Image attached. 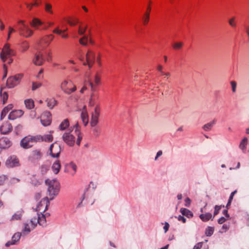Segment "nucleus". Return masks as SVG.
Here are the masks:
<instances>
[{
    "label": "nucleus",
    "instance_id": "59",
    "mask_svg": "<svg viewBox=\"0 0 249 249\" xmlns=\"http://www.w3.org/2000/svg\"><path fill=\"white\" fill-rule=\"evenodd\" d=\"M175 217L177 218L178 221H182L183 223L186 221V219L182 215H179L178 217L175 216Z\"/></svg>",
    "mask_w": 249,
    "mask_h": 249
},
{
    "label": "nucleus",
    "instance_id": "41",
    "mask_svg": "<svg viewBox=\"0 0 249 249\" xmlns=\"http://www.w3.org/2000/svg\"><path fill=\"white\" fill-rule=\"evenodd\" d=\"M214 231V228L208 226L205 230V234L207 236L210 237L213 235Z\"/></svg>",
    "mask_w": 249,
    "mask_h": 249
},
{
    "label": "nucleus",
    "instance_id": "50",
    "mask_svg": "<svg viewBox=\"0 0 249 249\" xmlns=\"http://www.w3.org/2000/svg\"><path fill=\"white\" fill-rule=\"evenodd\" d=\"M222 207H224V206H222ZM222 207V205H215L214 206V212H213V218L214 217V216L215 215H216L219 212L221 208Z\"/></svg>",
    "mask_w": 249,
    "mask_h": 249
},
{
    "label": "nucleus",
    "instance_id": "11",
    "mask_svg": "<svg viewBox=\"0 0 249 249\" xmlns=\"http://www.w3.org/2000/svg\"><path fill=\"white\" fill-rule=\"evenodd\" d=\"M64 142L69 146H72L75 142V137L71 132H65L62 136Z\"/></svg>",
    "mask_w": 249,
    "mask_h": 249
},
{
    "label": "nucleus",
    "instance_id": "1",
    "mask_svg": "<svg viewBox=\"0 0 249 249\" xmlns=\"http://www.w3.org/2000/svg\"><path fill=\"white\" fill-rule=\"evenodd\" d=\"M45 183L48 186V192L50 197V199L47 197L42 199L37 205L36 208L35 209V211H41V207L45 205V208L43 211V213L45 212L48 209L50 204V200H53L59 193L60 184L56 179L52 180L47 179L45 180Z\"/></svg>",
    "mask_w": 249,
    "mask_h": 249
},
{
    "label": "nucleus",
    "instance_id": "9",
    "mask_svg": "<svg viewBox=\"0 0 249 249\" xmlns=\"http://www.w3.org/2000/svg\"><path fill=\"white\" fill-rule=\"evenodd\" d=\"M100 114V106L99 105H96L94 111L91 113V118L90 122V124L91 127H95L98 124Z\"/></svg>",
    "mask_w": 249,
    "mask_h": 249
},
{
    "label": "nucleus",
    "instance_id": "26",
    "mask_svg": "<svg viewBox=\"0 0 249 249\" xmlns=\"http://www.w3.org/2000/svg\"><path fill=\"white\" fill-rule=\"evenodd\" d=\"M61 168V164L59 160H56L52 165V169L55 174H57L59 172Z\"/></svg>",
    "mask_w": 249,
    "mask_h": 249
},
{
    "label": "nucleus",
    "instance_id": "12",
    "mask_svg": "<svg viewBox=\"0 0 249 249\" xmlns=\"http://www.w3.org/2000/svg\"><path fill=\"white\" fill-rule=\"evenodd\" d=\"M53 131H50L49 134H46L43 135H36V139H37V142H52L53 140Z\"/></svg>",
    "mask_w": 249,
    "mask_h": 249
},
{
    "label": "nucleus",
    "instance_id": "48",
    "mask_svg": "<svg viewBox=\"0 0 249 249\" xmlns=\"http://www.w3.org/2000/svg\"><path fill=\"white\" fill-rule=\"evenodd\" d=\"M31 183L34 186H38L40 184L39 181L36 178L35 175L33 176L31 178Z\"/></svg>",
    "mask_w": 249,
    "mask_h": 249
},
{
    "label": "nucleus",
    "instance_id": "27",
    "mask_svg": "<svg viewBox=\"0 0 249 249\" xmlns=\"http://www.w3.org/2000/svg\"><path fill=\"white\" fill-rule=\"evenodd\" d=\"M180 212L183 215L185 216L188 218H192L193 217V213L191 211L186 208H181L180 210Z\"/></svg>",
    "mask_w": 249,
    "mask_h": 249
},
{
    "label": "nucleus",
    "instance_id": "20",
    "mask_svg": "<svg viewBox=\"0 0 249 249\" xmlns=\"http://www.w3.org/2000/svg\"><path fill=\"white\" fill-rule=\"evenodd\" d=\"M95 91H92L90 94L89 105L90 107H93L95 105L99 99V95Z\"/></svg>",
    "mask_w": 249,
    "mask_h": 249
},
{
    "label": "nucleus",
    "instance_id": "17",
    "mask_svg": "<svg viewBox=\"0 0 249 249\" xmlns=\"http://www.w3.org/2000/svg\"><path fill=\"white\" fill-rule=\"evenodd\" d=\"M54 36L51 34L44 36L39 42L40 45L44 48L48 46L51 42L53 39Z\"/></svg>",
    "mask_w": 249,
    "mask_h": 249
},
{
    "label": "nucleus",
    "instance_id": "10",
    "mask_svg": "<svg viewBox=\"0 0 249 249\" xmlns=\"http://www.w3.org/2000/svg\"><path fill=\"white\" fill-rule=\"evenodd\" d=\"M40 122L44 126H47L52 123V115L49 111L44 112L40 116Z\"/></svg>",
    "mask_w": 249,
    "mask_h": 249
},
{
    "label": "nucleus",
    "instance_id": "57",
    "mask_svg": "<svg viewBox=\"0 0 249 249\" xmlns=\"http://www.w3.org/2000/svg\"><path fill=\"white\" fill-rule=\"evenodd\" d=\"M24 228L22 230V231H26L27 233H29L31 231L29 225L27 223L24 224Z\"/></svg>",
    "mask_w": 249,
    "mask_h": 249
},
{
    "label": "nucleus",
    "instance_id": "47",
    "mask_svg": "<svg viewBox=\"0 0 249 249\" xmlns=\"http://www.w3.org/2000/svg\"><path fill=\"white\" fill-rule=\"evenodd\" d=\"M25 4L27 6V8L29 10H31L32 9L33 6H38L39 5V3L38 2H37L36 1L34 2L31 3H25Z\"/></svg>",
    "mask_w": 249,
    "mask_h": 249
},
{
    "label": "nucleus",
    "instance_id": "63",
    "mask_svg": "<svg viewBox=\"0 0 249 249\" xmlns=\"http://www.w3.org/2000/svg\"><path fill=\"white\" fill-rule=\"evenodd\" d=\"M226 221V219L224 217L222 216L218 219L217 222H218V224H222L223 223H224Z\"/></svg>",
    "mask_w": 249,
    "mask_h": 249
},
{
    "label": "nucleus",
    "instance_id": "42",
    "mask_svg": "<svg viewBox=\"0 0 249 249\" xmlns=\"http://www.w3.org/2000/svg\"><path fill=\"white\" fill-rule=\"evenodd\" d=\"M45 10L48 13L50 14H53V11L52 10V6L49 3H46L45 4Z\"/></svg>",
    "mask_w": 249,
    "mask_h": 249
},
{
    "label": "nucleus",
    "instance_id": "55",
    "mask_svg": "<svg viewBox=\"0 0 249 249\" xmlns=\"http://www.w3.org/2000/svg\"><path fill=\"white\" fill-rule=\"evenodd\" d=\"M8 178L6 176L2 175L0 176V186L4 184L6 179H7Z\"/></svg>",
    "mask_w": 249,
    "mask_h": 249
},
{
    "label": "nucleus",
    "instance_id": "18",
    "mask_svg": "<svg viewBox=\"0 0 249 249\" xmlns=\"http://www.w3.org/2000/svg\"><path fill=\"white\" fill-rule=\"evenodd\" d=\"M12 130L11 124L8 122L4 123L0 126V132L2 134H6Z\"/></svg>",
    "mask_w": 249,
    "mask_h": 249
},
{
    "label": "nucleus",
    "instance_id": "13",
    "mask_svg": "<svg viewBox=\"0 0 249 249\" xmlns=\"http://www.w3.org/2000/svg\"><path fill=\"white\" fill-rule=\"evenodd\" d=\"M5 165L8 168H13L19 166V160L17 157H8L5 162Z\"/></svg>",
    "mask_w": 249,
    "mask_h": 249
},
{
    "label": "nucleus",
    "instance_id": "46",
    "mask_svg": "<svg viewBox=\"0 0 249 249\" xmlns=\"http://www.w3.org/2000/svg\"><path fill=\"white\" fill-rule=\"evenodd\" d=\"M8 34H7V40H9L11 37V35L12 33L16 32V30L13 27L9 26L8 28Z\"/></svg>",
    "mask_w": 249,
    "mask_h": 249
},
{
    "label": "nucleus",
    "instance_id": "4",
    "mask_svg": "<svg viewBox=\"0 0 249 249\" xmlns=\"http://www.w3.org/2000/svg\"><path fill=\"white\" fill-rule=\"evenodd\" d=\"M87 81L91 91H96L98 87L101 84V73L97 72L93 77L89 78Z\"/></svg>",
    "mask_w": 249,
    "mask_h": 249
},
{
    "label": "nucleus",
    "instance_id": "8",
    "mask_svg": "<svg viewBox=\"0 0 249 249\" xmlns=\"http://www.w3.org/2000/svg\"><path fill=\"white\" fill-rule=\"evenodd\" d=\"M36 136H28L24 137L20 142L21 147L27 149L31 147L35 143L37 142Z\"/></svg>",
    "mask_w": 249,
    "mask_h": 249
},
{
    "label": "nucleus",
    "instance_id": "5",
    "mask_svg": "<svg viewBox=\"0 0 249 249\" xmlns=\"http://www.w3.org/2000/svg\"><path fill=\"white\" fill-rule=\"evenodd\" d=\"M61 89L67 94H71L76 90V87L73 82L69 79L64 80L61 83Z\"/></svg>",
    "mask_w": 249,
    "mask_h": 249
},
{
    "label": "nucleus",
    "instance_id": "16",
    "mask_svg": "<svg viewBox=\"0 0 249 249\" xmlns=\"http://www.w3.org/2000/svg\"><path fill=\"white\" fill-rule=\"evenodd\" d=\"M81 119L84 125L86 126L89 122V116L86 106H84L81 110Z\"/></svg>",
    "mask_w": 249,
    "mask_h": 249
},
{
    "label": "nucleus",
    "instance_id": "52",
    "mask_svg": "<svg viewBox=\"0 0 249 249\" xmlns=\"http://www.w3.org/2000/svg\"><path fill=\"white\" fill-rule=\"evenodd\" d=\"M54 25V22L51 21H48L46 23H44V25L43 26L44 30H47L49 27L53 26Z\"/></svg>",
    "mask_w": 249,
    "mask_h": 249
},
{
    "label": "nucleus",
    "instance_id": "34",
    "mask_svg": "<svg viewBox=\"0 0 249 249\" xmlns=\"http://www.w3.org/2000/svg\"><path fill=\"white\" fill-rule=\"evenodd\" d=\"M12 108V105H9L7 107H5L1 112V116L0 119L2 120L4 117L6 115L7 113L9 112V111Z\"/></svg>",
    "mask_w": 249,
    "mask_h": 249
},
{
    "label": "nucleus",
    "instance_id": "36",
    "mask_svg": "<svg viewBox=\"0 0 249 249\" xmlns=\"http://www.w3.org/2000/svg\"><path fill=\"white\" fill-rule=\"evenodd\" d=\"M215 124V120H213L206 124H205L203 126V129L205 130V131H209L213 127V125Z\"/></svg>",
    "mask_w": 249,
    "mask_h": 249
},
{
    "label": "nucleus",
    "instance_id": "38",
    "mask_svg": "<svg viewBox=\"0 0 249 249\" xmlns=\"http://www.w3.org/2000/svg\"><path fill=\"white\" fill-rule=\"evenodd\" d=\"M248 143V139L247 138H244L241 141L239 144V148L242 150H245L246 148V146Z\"/></svg>",
    "mask_w": 249,
    "mask_h": 249
},
{
    "label": "nucleus",
    "instance_id": "28",
    "mask_svg": "<svg viewBox=\"0 0 249 249\" xmlns=\"http://www.w3.org/2000/svg\"><path fill=\"white\" fill-rule=\"evenodd\" d=\"M24 104L26 107L28 109H32L35 107L34 101L32 99H27L25 100Z\"/></svg>",
    "mask_w": 249,
    "mask_h": 249
},
{
    "label": "nucleus",
    "instance_id": "15",
    "mask_svg": "<svg viewBox=\"0 0 249 249\" xmlns=\"http://www.w3.org/2000/svg\"><path fill=\"white\" fill-rule=\"evenodd\" d=\"M49 151L50 156H59L61 147L57 143L54 142L50 146Z\"/></svg>",
    "mask_w": 249,
    "mask_h": 249
},
{
    "label": "nucleus",
    "instance_id": "45",
    "mask_svg": "<svg viewBox=\"0 0 249 249\" xmlns=\"http://www.w3.org/2000/svg\"><path fill=\"white\" fill-rule=\"evenodd\" d=\"M66 166H67L68 168H71L73 170L74 173L72 174V175H73L76 172L77 167H76V164L75 163H74L73 162H71L67 164Z\"/></svg>",
    "mask_w": 249,
    "mask_h": 249
},
{
    "label": "nucleus",
    "instance_id": "62",
    "mask_svg": "<svg viewBox=\"0 0 249 249\" xmlns=\"http://www.w3.org/2000/svg\"><path fill=\"white\" fill-rule=\"evenodd\" d=\"M203 245V243L199 242L196 244L194 247L193 249H201Z\"/></svg>",
    "mask_w": 249,
    "mask_h": 249
},
{
    "label": "nucleus",
    "instance_id": "24",
    "mask_svg": "<svg viewBox=\"0 0 249 249\" xmlns=\"http://www.w3.org/2000/svg\"><path fill=\"white\" fill-rule=\"evenodd\" d=\"M5 89V88H1L0 91L1 99L3 104L7 102L8 98V94Z\"/></svg>",
    "mask_w": 249,
    "mask_h": 249
},
{
    "label": "nucleus",
    "instance_id": "53",
    "mask_svg": "<svg viewBox=\"0 0 249 249\" xmlns=\"http://www.w3.org/2000/svg\"><path fill=\"white\" fill-rule=\"evenodd\" d=\"M49 167L47 165H42L41 167V172L42 174H45L49 170Z\"/></svg>",
    "mask_w": 249,
    "mask_h": 249
},
{
    "label": "nucleus",
    "instance_id": "64",
    "mask_svg": "<svg viewBox=\"0 0 249 249\" xmlns=\"http://www.w3.org/2000/svg\"><path fill=\"white\" fill-rule=\"evenodd\" d=\"M169 228V223L167 222H165L164 223V226L163 227V230H164L165 232H166L168 231Z\"/></svg>",
    "mask_w": 249,
    "mask_h": 249
},
{
    "label": "nucleus",
    "instance_id": "33",
    "mask_svg": "<svg viewBox=\"0 0 249 249\" xmlns=\"http://www.w3.org/2000/svg\"><path fill=\"white\" fill-rule=\"evenodd\" d=\"M87 28V26L86 24L80 23L78 26V33L80 36L84 34Z\"/></svg>",
    "mask_w": 249,
    "mask_h": 249
},
{
    "label": "nucleus",
    "instance_id": "31",
    "mask_svg": "<svg viewBox=\"0 0 249 249\" xmlns=\"http://www.w3.org/2000/svg\"><path fill=\"white\" fill-rule=\"evenodd\" d=\"M23 213L24 211L22 209H20V210L17 211L13 215L11 219V220H20L22 217Z\"/></svg>",
    "mask_w": 249,
    "mask_h": 249
},
{
    "label": "nucleus",
    "instance_id": "35",
    "mask_svg": "<svg viewBox=\"0 0 249 249\" xmlns=\"http://www.w3.org/2000/svg\"><path fill=\"white\" fill-rule=\"evenodd\" d=\"M29 48V43L26 40L23 41L20 45V48L22 52L26 51Z\"/></svg>",
    "mask_w": 249,
    "mask_h": 249
},
{
    "label": "nucleus",
    "instance_id": "14",
    "mask_svg": "<svg viewBox=\"0 0 249 249\" xmlns=\"http://www.w3.org/2000/svg\"><path fill=\"white\" fill-rule=\"evenodd\" d=\"M30 25L36 30L40 31L44 30L43 26L44 25V22L38 18H33L30 23Z\"/></svg>",
    "mask_w": 249,
    "mask_h": 249
},
{
    "label": "nucleus",
    "instance_id": "21",
    "mask_svg": "<svg viewBox=\"0 0 249 249\" xmlns=\"http://www.w3.org/2000/svg\"><path fill=\"white\" fill-rule=\"evenodd\" d=\"M74 127L75 128V133H76V135L77 136V139L76 141V143L77 145H79L80 144L81 141L82 139V136L81 135L80 132V126L79 125L78 123H77L74 126Z\"/></svg>",
    "mask_w": 249,
    "mask_h": 249
},
{
    "label": "nucleus",
    "instance_id": "29",
    "mask_svg": "<svg viewBox=\"0 0 249 249\" xmlns=\"http://www.w3.org/2000/svg\"><path fill=\"white\" fill-rule=\"evenodd\" d=\"M70 125V122L68 119L64 120L59 125V129L60 130H64Z\"/></svg>",
    "mask_w": 249,
    "mask_h": 249
},
{
    "label": "nucleus",
    "instance_id": "56",
    "mask_svg": "<svg viewBox=\"0 0 249 249\" xmlns=\"http://www.w3.org/2000/svg\"><path fill=\"white\" fill-rule=\"evenodd\" d=\"M230 83L231 86L232 92H235L237 86L236 82L234 81H231Z\"/></svg>",
    "mask_w": 249,
    "mask_h": 249
},
{
    "label": "nucleus",
    "instance_id": "51",
    "mask_svg": "<svg viewBox=\"0 0 249 249\" xmlns=\"http://www.w3.org/2000/svg\"><path fill=\"white\" fill-rule=\"evenodd\" d=\"M41 86V83L40 82H33L32 83V89L33 90H35L39 88H40Z\"/></svg>",
    "mask_w": 249,
    "mask_h": 249
},
{
    "label": "nucleus",
    "instance_id": "30",
    "mask_svg": "<svg viewBox=\"0 0 249 249\" xmlns=\"http://www.w3.org/2000/svg\"><path fill=\"white\" fill-rule=\"evenodd\" d=\"M151 8L149 6L147 8V11L143 17V23L144 25H146L149 22V15L150 13Z\"/></svg>",
    "mask_w": 249,
    "mask_h": 249
},
{
    "label": "nucleus",
    "instance_id": "22",
    "mask_svg": "<svg viewBox=\"0 0 249 249\" xmlns=\"http://www.w3.org/2000/svg\"><path fill=\"white\" fill-rule=\"evenodd\" d=\"M45 59L43 55L40 53L36 54L35 58L33 60L34 63L36 65L40 66L44 63Z\"/></svg>",
    "mask_w": 249,
    "mask_h": 249
},
{
    "label": "nucleus",
    "instance_id": "23",
    "mask_svg": "<svg viewBox=\"0 0 249 249\" xmlns=\"http://www.w3.org/2000/svg\"><path fill=\"white\" fill-rule=\"evenodd\" d=\"M47 107L50 109H53L57 104V100L53 97L47 98L46 100Z\"/></svg>",
    "mask_w": 249,
    "mask_h": 249
},
{
    "label": "nucleus",
    "instance_id": "60",
    "mask_svg": "<svg viewBox=\"0 0 249 249\" xmlns=\"http://www.w3.org/2000/svg\"><path fill=\"white\" fill-rule=\"evenodd\" d=\"M97 63L99 66L101 67L102 66L101 59V54L98 53V56L96 59Z\"/></svg>",
    "mask_w": 249,
    "mask_h": 249
},
{
    "label": "nucleus",
    "instance_id": "6",
    "mask_svg": "<svg viewBox=\"0 0 249 249\" xmlns=\"http://www.w3.org/2000/svg\"><path fill=\"white\" fill-rule=\"evenodd\" d=\"M80 59L83 62L84 65H87L89 68H90L95 60V53L92 50H89L86 54L85 60L84 57L83 58H80Z\"/></svg>",
    "mask_w": 249,
    "mask_h": 249
},
{
    "label": "nucleus",
    "instance_id": "49",
    "mask_svg": "<svg viewBox=\"0 0 249 249\" xmlns=\"http://www.w3.org/2000/svg\"><path fill=\"white\" fill-rule=\"evenodd\" d=\"M173 48L175 50H179L180 49L182 46H183V43L182 42H176L173 44Z\"/></svg>",
    "mask_w": 249,
    "mask_h": 249
},
{
    "label": "nucleus",
    "instance_id": "25",
    "mask_svg": "<svg viewBox=\"0 0 249 249\" xmlns=\"http://www.w3.org/2000/svg\"><path fill=\"white\" fill-rule=\"evenodd\" d=\"M199 217L201 219V220L203 222H207L210 219L213 220V219L212 214L210 213H206L204 214H200Z\"/></svg>",
    "mask_w": 249,
    "mask_h": 249
},
{
    "label": "nucleus",
    "instance_id": "2",
    "mask_svg": "<svg viewBox=\"0 0 249 249\" xmlns=\"http://www.w3.org/2000/svg\"><path fill=\"white\" fill-rule=\"evenodd\" d=\"M16 28L19 35L25 38H29L32 36L34 34L33 31L23 20H18L17 21Z\"/></svg>",
    "mask_w": 249,
    "mask_h": 249
},
{
    "label": "nucleus",
    "instance_id": "44",
    "mask_svg": "<svg viewBox=\"0 0 249 249\" xmlns=\"http://www.w3.org/2000/svg\"><path fill=\"white\" fill-rule=\"evenodd\" d=\"M68 29L66 28L64 30H61L58 27L55 28L53 31V32L54 34H56L57 35H61L62 33H65L67 31Z\"/></svg>",
    "mask_w": 249,
    "mask_h": 249
},
{
    "label": "nucleus",
    "instance_id": "7",
    "mask_svg": "<svg viewBox=\"0 0 249 249\" xmlns=\"http://www.w3.org/2000/svg\"><path fill=\"white\" fill-rule=\"evenodd\" d=\"M23 77L22 74H18L9 77L7 80L6 85L9 88H13L18 85Z\"/></svg>",
    "mask_w": 249,
    "mask_h": 249
},
{
    "label": "nucleus",
    "instance_id": "37",
    "mask_svg": "<svg viewBox=\"0 0 249 249\" xmlns=\"http://www.w3.org/2000/svg\"><path fill=\"white\" fill-rule=\"evenodd\" d=\"M64 20L67 21L69 23V24L71 26H75L78 23H79V20L77 18L69 19L66 18H64Z\"/></svg>",
    "mask_w": 249,
    "mask_h": 249
},
{
    "label": "nucleus",
    "instance_id": "32",
    "mask_svg": "<svg viewBox=\"0 0 249 249\" xmlns=\"http://www.w3.org/2000/svg\"><path fill=\"white\" fill-rule=\"evenodd\" d=\"M41 213L42 216H40L38 215L37 222L39 224V225L45 227L46 225V217L44 214H42Z\"/></svg>",
    "mask_w": 249,
    "mask_h": 249
},
{
    "label": "nucleus",
    "instance_id": "58",
    "mask_svg": "<svg viewBox=\"0 0 249 249\" xmlns=\"http://www.w3.org/2000/svg\"><path fill=\"white\" fill-rule=\"evenodd\" d=\"M92 132L94 136H98L100 134V130L98 127H94L92 129Z\"/></svg>",
    "mask_w": 249,
    "mask_h": 249
},
{
    "label": "nucleus",
    "instance_id": "39",
    "mask_svg": "<svg viewBox=\"0 0 249 249\" xmlns=\"http://www.w3.org/2000/svg\"><path fill=\"white\" fill-rule=\"evenodd\" d=\"M21 233L18 232L15 233L12 237V240L15 242V245L19 240L21 237Z\"/></svg>",
    "mask_w": 249,
    "mask_h": 249
},
{
    "label": "nucleus",
    "instance_id": "43",
    "mask_svg": "<svg viewBox=\"0 0 249 249\" xmlns=\"http://www.w3.org/2000/svg\"><path fill=\"white\" fill-rule=\"evenodd\" d=\"M229 25L232 28H235L237 26L235 17H233L229 20Z\"/></svg>",
    "mask_w": 249,
    "mask_h": 249
},
{
    "label": "nucleus",
    "instance_id": "40",
    "mask_svg": "<svg viewBox=\"0 0 249 249\" xmlns=\"http://www.w3.org/2000/svg\"><path fill=\"white\" fill-rule=\"evenodd\" d=\"M89 41V36H85L79 39V43L83 46H87Z\"/></svg>",
    "mask_w": 249,
    "mask_h": 249
},
{
    "label": "nucleus",
    "instance_id": "19",
    "mask_svg": "<svg viewBox=\"0 0 249 249\" xmlns=\"http://www.w3.org/2000/svg\"><path fill=\"white\" fill-rule=\"evenodd\" d=\"M24 112L22 110H15L12 111L8 115L10 120H14L20 117L23 115Z\"/></svg>",
    "mask_w": 249,
    "mask_h": 249
},
{
    "label": "nucleus",
    "instance_id": "3",
    "mask_svg": "<svg viewBox=\"0 0 249 249\" xmlns=\"http://www.w3.org/2000/svg\"><path fill=\"white\" fill-rule=\"evenodd\" d=\"M15 55V52L11 49L9 44H5L0 53V58L3 62L7 61V63L12 62V57Z\"/></svg>",
    "mask_w": 249,
    "mask_h": 249
},
{
    "label": "nucleus",
    "instance_id": "61",
    "mask_svg": "<svg viewBox=\"0 0 249 249\" xmlns=\"http://www.w3.org/2000/svg\"><path fill=\"white\" fill-rule=\"evenodd\" d=\"M191 200L189 197H187L185 199V206L186 207H189L191 204Z\"/></svg>",
    "mask_w": 249,
    "mask_h": 249
},
{
    "label": "nucleus",
    "instance_id": "54",
    "mask_svg": "<svg viewBox=\"0 0 249 249\" xmlns=\"http://www.w3.org/2000/svg\"><path fill=\"white\" fill-rule=\"evenodd\" d=\"M90 87L88 86V81H85L83 87L82 88V89L80 90V92L81 93H83L85 90H86L88 89Z\"/></svg>",
    "mask_w": 249,
    "mask_h": 249
}]
</instances>
